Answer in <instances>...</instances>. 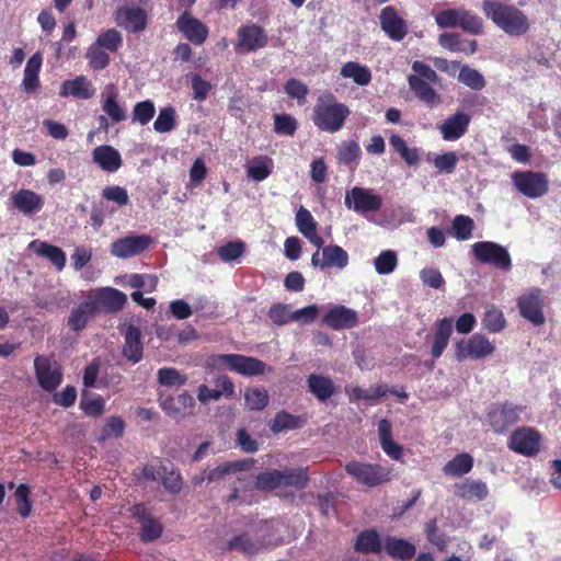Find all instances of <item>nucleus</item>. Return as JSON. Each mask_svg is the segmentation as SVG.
<instances>
[{"instance_id": "1", "label": "nucleus", "mask_w": 561, "mask_h": 561, "mask_svg": "<svg viewBox=\"0 0 561 561\" xmlns=\"http://www.w3.org/2000/svg\"><path fill=\"white\" fill-rule=\"evenodd\" d=\"M481 9L486 19L511 37H520L530 31L527 14L514 4L483 0Z\"/></svg>"}, {"instance_id": "2", "label": "nucleus", "mask_w": 561, "mask_h": 561, "mask_svg": "<svg viewBox=\"0 0 561 561\" xmlns=\"http://www.w3.org/2000/svg\"><path fill=\"white\" fill-rule=\"evenodd\" d=\"M350 114L346 104L337 102L332 92L325 91L317 99L312 110V122L320 130L333 134L343 128Z\"/></svg>"}, {"instance_id": "3", "label": "nucleus", "mask_w": 561, "mask_h": 561, "mask_svg": "<svg viewBox=\"0 0 561 561\" xmlns=\"http://www.w3.org/2000/svg\"><path fill=\"white\" fill-rule=\"evenodd\" d=\"M413 75L408 76V84L414 96L428 107L442 103V96L432 84H440V78L427 64L415 60L412 64Z\"/></svg>"}, {"instance_id": "4", "label": "nucleus", "mask_w": 561, "mask_h": 561, "mask_svg": "<svg viewBox=\"0 0 561 561\" xmlns=\"http://www.w3.org/2000/svg\"><path fill=\"white\" fill-rule=\"evenodd\" d=\"M345 472L358 484L367 488H376L391 481L393 469L380 463L362 462L351 460L344 466Z\"/></svg>"}, {"instance_id": "5", "label": "nucleus", "mask_w": 561, "mask_h": 561, "mask_svg": "<svg viewBox=\"0 0 561 561\" xmlns=\"http://www.w3.org/2000/svg\"><path fill=\"white\" fill-rule=\"evenodd\" d=\"M207 365L213 368L226 366L231 371L243 376H261L266 371V364L255 357L241 354H216L207 358Z\"/></svg>"}, {"instance_id": "6", "label": "nucleus", "mask_w": 561, "mask_h": 561, "mask_svg": "<svg viewBox=\"0 0 561 561\" xmlns=\"http://www.w3.org/2000/svg\"><path fill=\"white\" fill-rule=\"evenodd\" d=\"M542 440V435L537 428L522 426L512 432L507 440V447L518 455L535 457L541 450Z\"/></svg>"}, {"instance_id": "7", "label": "nucleus", "mask_w": 561, "mask_h": 561, "mask_svg": "<svg viewBox=\"0 0 561 561\" xmlns=\"http://www.w3.org/2000/svg\"><path fill=\"white\" fill-rule=\"evenodd\" d=\"M472 253L482 264L494 266L501 271H510L512 259L507 249L492 241H479L472 245Z\"/></svg>"}, {"instance_id": "8", "label": "nucleus", "mask_w": 561, "mask_h": 561, "mask_svg": "<svg viewBox=\"0 0 561 561\" xmlns=\"http://www.w3.org/2000/svg\"><path fill=\"white\" fill-rule=\"evenodd\" d=\"M514 187L528 198H539L549 191V180L546 173L537 171H515L512 174Z\"/></svg>"}, {"instance_id": "9", "label": "nucleus", "mask_w": 561, "mask_h": 561, "mask_svg": "<svg viewBox=\"0 0 561 561\" xmlns=\"http://www.w3.org/2000/svg\"><path fill=\"white\" fill-rule=\"evenodd\" d=\"M545 298L540 288L534 287L517 298V308L520 316L535 327L545 324Z\"/></svg>"}, {"instance_id": "10", "label": "nucleus", "mask_w": 561, "mask_h": 561, "mask_svg": "<svg viewBox=\"0 0 561 561\" xmlns=\"http://www.w3.org/2000/svg\"><path fill=\"white\" fill-rule=\"evenodd\" d=\"M88 299L94 307L96 314L100 312L107 314L117 313L127 302V296L113 287L96 288L89 293Z\"/></svg>"}, {"instance_id": "11", "label": "nucleus", "mask_w": 561, "mask_h": 561, "mask_svg": "<svg viewBox=\"0 0 561 561\" xmlns=\"http://www.w3.org/2000/svg\"><path fill=\"white\" fill-rule=\"evenodd\" d=\"M523 408L510 402L494 403L490 407L486 419L496 433H505L519 421Z\"/></svg>"}, {"instance_id": "12", "label": "nucleus", "mask_w": 561, "mask_h": 561, "mask_svg": "<svg viewBox=\"0 0 561 561\" xmlns=\"http://www.w3.org/2000/svg\"><path fill=\"white\" fill-rule=\"evenodd\" d=\"M268 36L264 28L255 23L241 25L237 31L234 49L239 53H251L264 48Z\"/></svg>"}, {"instance_id": "13", "label": "nucleus", "mask_w": 561, "mask_h": 561, "mask_svg": "<svg viewBox=\"0 0 561 561\" xmlns=\"http://www.w3.org/2000/svg\"><path fill=\"white\" fill-rule=\"evenodd\" d=\"M494 352L493 344L482 334L476 333L468 341L456 343L455 357L461 363L466 358L479 359Z\"/></svg>"}, {"instance_id": "14", "label": "nucleus", "mask_w": 561, "mask_h": 561, "mask_svg": "<svg viewBox=\"0 0 561 561\" xmlns=\"http://www.w3.org/2000/svg\"><path fill=\"white\" fill-rule=\"evenodd\" d=\"M345 206L359 214L376 213L382 206V198L369 190L355 186L346 192Z\"/></svg>"}, {"instance_id": "15", "label": "nucleus", "mask_w": 561, "mask_h": 561, "mask_svg": "<svg viewBox=\"0 0 561 561\" xmlns=\"http://www.w3.org/2000/svg\"><path fill=\"white\" fill-rule=\"evenodd\" d=\"M175 26L178 31L195 46L203 45L208 38V26L193 16L190 10H184L178 18Z\"/></svg>"}, {"instance_id": "16", "label": "nucleus", "mask_w": 561, "mask_h": 561, "mask_svg": "<svg viewBox=\"0 0 561 561\" xmlns=\"http://www.w3.org/2000/svg\"><path fill=\"white\" fill-rule=\"evenodd\" d=\"M12 206L25 217L41 213L45 205L44 196L30 188H20L10 196Z\"/></svg>"}, {"instance_id": "17", "label": "nucleus", "mask_w": 561, "mask_h": 561, "mask_svg": "<svg viewBox=\"0 0 561 561\" xmlns=\"http://www.w3.org/2000/svg\"><path fill=\"white\" fill-rule=\"evenodd\" d=\"M379 22L381 30L394 42H401L408 35L409 30L405 20L399 15L397 9L392 5L381 9Z\"/></svg>"}, {"instance_id": "18", "label": "nucleus", "mask_w": 561, "mask_h": 561, "mask_svg": "<svg viewBox=\"0 0 561 561\" xmlns=\"http://www.w3.org/2000/svg\"><path fill=\"white\" fill-rule=\"evenodd\" d=\"M34 369L38 385L48 392L56 390L62 381L60 369L51 367V360L44 355L34 358Z\"/></svg>"}, {"instance_id": "19", "label": "nucleus", "mask_w": 561, "mask_h": 561, "mask_svg": "<svg viewBox=\"0 0 561 561\" xmlns=\"http://www.w3.org/2000/svg\"><path fill=\"white\" fill-rule=\"evenodd\" d=\"M322 257H320V251L317 250L311 256V265L321 270L329 267L344 268L348 264V254L340 245L330 244L322 248Z\"/></svg>"}, {"instance_id": "20", "label": "nucleus", "mask_w": 561, "mask_h": 561, "mask_svg": "<svg viewBox=\"0 0 561 561\" xmlns=\"http://www.w3.org/2000/svg\"><path fill=\"white\" fill-rule=\"evenodd\" d=\"M159 401L161 409L173 419H182L194 413L195 400L187 391L176 397L161 396Z\"/></svg>"}, {"instance_id": "21", "label": "nucleus", "mask_w": 561, "mask_h": 561, "mask_svg": "<svg viewBox=\"0 0 561 561\" xmlns=\"http://www.w3.org/2000/svg\"><path fill=\"white\" fill-rule=\"evenodd\" d=\"M322 323L336 331L352 329L358 324V314L353 309L337 305L324 313Z\"/></svg>"}, {"instance_id": "22", "label": "nucleus", "mask_w": 561, "mask_h": 561, "mask_svg": "<svg viewBox=\"0 0 561 561\" xmlns=\"http://www.w3.org/2000/svg\"><path fill=\"white\" fill-rule=\"evenodd\" d=\"M471 116L465 112H456L448 116L439 126L442 138L446 141L460 139L468 130Z\"/></svg>"}, {"instance_id": "23", "label": "nucleus", "mask_w": 561, "mask_h": 561, "mask_svg": "<svg viewBox=\"0 0 561 561\" xmlns=\"http://www.w3.org/2000/svg\"><path fill=\"white\" fill-rule=\"evenodd\" d=\"M216 389H210L206 385H201L197 389V399L202 404H207L209 401H217L222 396L230 398L234 394V385L227 375H221L216 379Z\"/></svg>"}, {"instance_id": "24", "label": "nucleus", "mask_w": 561, "mask_h": 561, "mask_svg": "<svg viewBox=\"0 0 561 561\" xmlns=\"http://www.w3.org/2000/svg\"><path fill=\"white\" fill-rule=\"evenodd\" d=\"M454 488L455 495L466 501L481 502L489 495L488 485L481 480L465 479Z\"/></svg>"}, {"instance_id": "25", "label": "nucleus", "mask_w": 561, "mask_h": 561, "mask_svg": "<svg viewBox=\"0 0 561 561\" xmlns=\"http://www.w3.org/2000/svg\"><path fill=\"white\" fill-rule=\"evenodd\" d=\"M453 323L454 319L450 317L438 319L435 322V333L431 347V355L434 359H438L446 350L453 334Z\"/></svg>"}, {"instance_id": "26", "label": "nucleus", "mask_w": 561, "mask_h": 561, "mask_svg": "<svg viewBox=\"0 0 561 561\" xmlns=\"http://www.w3.org/2000/svg\"><path fill=\"white\" fill-rule=\"evenodd\" d=\"M378 435L383 453L392 460H401L403 447L393 440L392 424L388 419H382L378 422Z\"/></svg>"}, {"instance_id": "27", "label": "nucleus", "mask_w": 561, "mask_h": 561, "mask_svg": "<svg viewBox=\"0 0 561 561\" xmlns=\"http://www.w3.org/2000/svg\"><path fill=\"white\" fill-rule=\"evenodd\" d=\"M254 463L255 460L253 458L226 461L218 465L214 469H206V478L208 482L219 481L227 474L249 471L253 468Z\"/></svg>"}, {"instance_id": "28", "label": "nucleus", "mask_w": 561, "mask_h": 561, "mask_svg": "<svg viewBox=\"0 0 561 561\" xmlns=\"http://www.w3.org/2000/svg\"><path fill=\"white\" fill-rule=\"evenodd\" d=\"M95 316L94 307L91 305L90 300L87 299L70 311L67 319V327L73 332H81Z\"/></svg>"}, {"instance_id": "29", "label": "nucleus", "mask_w": 561, "mask_h": 561, "mask_svg": "<svg viewBox=\"0 0 561 561\" xmlns=\"http://www.w3.org/2000/svg\"><path fill=\"white\" fill-rule=\"evenodd\" d=\"M93 94L94 89L84 76L64 81L59 91V95L62 98L73 96L81 100L90 99Z\"/></svg>"}, {"instance_id": "30", "label": "nucleus", "mask_w": 561, "mask_h": 561, "mask_svg": "<svg viewBox=\"0 0 561 561\" xmlns=\"http://www.w3.org/2000/svg\"><path fill=\"white\" fill-rule=\"evenodd\" d=\"M383 549L389 557L401 561L411 560L416 552V548L413 543L403 538L393 536H387L383 539Z\"/></svg>"}, {"instance_id": "31", "label": "nucleus", "mask_w": 561, "mask_h": 561, "mask_svg": "<svg viewBox=\"0 0 561 561\" xmlns=\"http://www.w3.org/2000/svg\"><path fill=\"white\" fill-rule=\"evenodd\" d=\"M42 64L43 57L41 53H35L27 60L21 84L24 92L34 93L39 88V71Z\"/></svg>"}, {"instance_id": "32", "label": "nucleus", "mask_w": 561, "mask_h": 561, "mask_svg": "<svg viewBox=\"0 0 561 561\" xmlns=\"http://www.w3.org/2000/svg\"><path fill=\"white\" fill-rule=\"evenodd\" d=\"M93 161L106 172H115L122 165L119 152L111 146H99L92 152Z\"/></svg>"}, {"instance_id": "33", "label": "nucleus", "mask_w": 561, "mask_h": 561, "mask_svg": "<svg viewBox=\"0 0 561 561\" xmlns=\"http://www.w3.org/2000/svg\"><path fill=\"white\" fill-rule=\"evenodd\" d=\"M30 249L37 255L50 261L58 271H61L66 265V253L57 245L41 240H34L30 243Z\"/></svg>"}, {"instance_id": "34", "label": "nucleus", "mask_w": 561, "mask_h": 561, "mask_svg": "<svg viewBox=\"0 0 561 561\" xmlns=\"http://www.w3.org/2000/svg\"><path fill=\"white\" fill-rule=\"evenodd\" d=\"M263 542L254 539L248 531L234 535L226 543V550L254 556L261 551Z\"/></svg>"}, {"instance_id": "35", "label": "nucleus", "mask_w": 561, "mask_h": 561, "mask_svg": "<svg viewBox=\"0 0 561 561\" xmlns=\"http://www.w3.org/2000/svg\"><path fill=\"white\" fill-rule=\"evenodd\" d=\"M442 47L450 50L465 53L467 55L474 54L478 49V43L474 39H462L457 33H444L438 37Z\"/></svg>"}, {"instance_id": "36", "label": "nucleus", "mask_w": 561, "mask_h": 561, "mask_svg": "<svg viewBox=\"0 0 561 561\" xmlns=\"http://www.w3.org/2000/svg\"><path fill=\"white\" fill-rule=\"evenodd\" d=\"M307 383L309 391L321 402L330 399L335 392V386L332 379L323 375H309Z\"/></svg>"}, {"instance_id": "37", "label": "nucleus", "mask_w": 561, "mask_h": 561, "mask_svg": "<svg viewBox=\"0 0 561 561\" xmlns=\"http://www.w3.org/2000/svg\"><path fill=\"white\" fill-rule=\"evenodd\" d=\"M383 549L379 534L375 529H366L358 534L354 543V550L360 553L379 554Z\"/></svg>"}, {"instance_id": "38", "label": "nucleus", "mask_w": 561, "mask_h": 561, "mask_svg": "<svg viewBox=\"0 0 561 561\" xmlns=\"http://www.w3.org/2000/svg\"><path fill=\"white\" fill-rule=\"evenodd\" d=\"M139 253L140 236L119 238L111 244V254L119 259H128Z\"/></svg>"}, {"instance_id": "39", "label": "nucleus", "mask_w": 561, "mask_h": 561, "mask_svg": "<svg viewBox=\"0 0 561 561\" xmlns=\"http://www.w3.org/2000/svg\"><path fill=\"white\" fill-rule=\"evenodd\" d=\"M273 159L267 156L254 157L247 165V176L255 182L266 180L273 172Z\"/></svg>"}, {"instance_id": "40", "label": "nucleus", "mask_w": 561, "mask_h": 561, "mask_svg": "<svg viewBox=\"0 0 561 561\" xmlns=\"http://www.w3.org/2000/svg\"><path fill=\"white\" fill-rule=\"evenodd\" d=\"M280 471V488H295L297 490L305 489L309 482L307 468H286Z\"/></svg>"}, {"instance_id": "41", "label": "nucleus", "mask_w": 561, "mask_h": 561, "mask_svg": "<svg viewBox=\"0 0 561 561\" xmlns=\"http://www.w3.org/2000/svg\"><path fill=\"white\" fill-rule=\"evenodd\" d=\"M115 22L118 26L129 31H140V7H122L115 11Z\"/></svg>"}, {"instance_id": "42", "label": "nucleus", "mask_w": 561, "mask_h": 561, "mask_svg": "<svg viewBox=\"0 0 561 561\" xmlns=\"http://www.w3.org/2000/svg\"><path fill=\"white\" fill-rule=\"evenodd\" d=\"M123 355L134 364L140 360V329L136 325L130 324L125 331Z\"/></svg>"}, {"instance_id": "43", "label": "nucleus", "mask_w": 561, "mask_h": 561, "mask_svg": "<svg viewBox=\"0 0 561 561\" xmlns=\"http://www.w3.org/2000/svg\"><path fill=\"white\" fill-rule=\"evenodd\" d=\"M304 424L305 420L301 416L293 415L283 410L276 413L274 419L271 420L268 426L274 434H278L287 430L301 428Z\"/></svg>"}, {"instance_id": "44", "label": "nucleus", "mask_w": 561, "mask_h": 561, "mask_svg": "<svg viewBox=\"0 0 561 561\" xmlns=\"http://www.w3.org/2000/svg\"><path fill=\"white\" fill-rule=\"evenodd\" d=\"M473 468V458L468 453L456 455L443 467V472L450 477H460L469 473Z\"/></svg>"}, {"instance_id": "45", "label": "nucleus", "mask_w": 561, "mask_h": 561, "mask_svg": "<svg viewBox=\"0 0 561 561\" xmlns=\"http://www.w3.org/2000/svg\"><path fill=\"white\" fill-rule=\"evenodd\" d=\"M341 76L352 78L359 85H367L371 81L369 68L355 61L344 64L341 68Z\"/></svg>"}, {"instance_id": "46", "label": "nucleus", "mask_w": 561, "mask_h": 561, "mask_svg": "<svg viewBox=\"0 0 561 561\" xmlns=\"http://www.w3.org/2000/svg\"><path fill=\"white\" fill-rule=\"evenodd\" d=\"M389 142L393 150L400 154L407 164L415 165L420 162V153L417 148H409L401 136L392 134L389 137Z\"/></svg>"}, {"instance_id": "47", "label": "nucleus", "mask_w": 561, "mask_h": 561, "mask_svg": "<svg viewBox=\"0 0 561 561\" xmlns=\"http://www.w3.org/2000/svg\"><path fill=\"white\" fill-rule=\"evenodd\" d=\"M163 524L142 508V542H151L159 539L163 533Z\"/></svg>"}, {"instance_id": "48", "label": "nucleus", "mask_w": 561, "mask_h": 561, "mask_svg": "<svg viewBox=\"0 0 561 561\" xmlns=\"http://www.w3.org/2000/svg\"><path fill=\"white\" fill-rule=\"evenodd\" d=\"M157 379L161 386L182 387L187 382L188 377L173 367H163L158 370Z\"/></svg>"}, {"instance_id": "49", "label": "nucleus", "mask_w": 561, "mask_h": 561, "mask_svg": "<svg viewBox=\"0 0 561 561\" xmlns=\"http://www.w3.org/2000/svg\"><path fill=\"white\" fill-rule=\"evenodd\" d=\"M360 147L357 141L344 140L337 147L336 158L340 163L350 165L354 162H357V160L360 157Z\"/></svg>"}, {"instance_id": "50", "label": "nucleus", "mask_w": 561, "mask_h": 561, "mask_svg": "<svg viewBox=\"0 0 561 561\" xmlns=\"http://www.w3.org/2000/svg\"><path fill=\"white\" fill-rule=\"evenodd\" d=\"M244 402L249 410L262 411L268 404V392L264 388H250L245 390Z\"/></svg>"}, {"instance_id": "51", "label": "nucleus", "mask_w": 561, "mask_h": 561, "mask_svg": "<svg viewBox=\"0 0 561 561\" xmlns=\"http://www.w3.org/2000/svg\"><path fill=\"white\" fill-rule=\"evenodd\" d=\"M451 228L454 230V237L457 240L463 241L472 237L474 229V222L471 217L466 215H457L453 219Z\"/></svg>"}, {"instance_id": "52", "label": "nucleus", "mask_w": 561, "mask_h": 561, "mask_svg": "<svg viewBox=\"0 0 561 561\" xmlns=\"http://www.w3.org/2000/svg\"><path fill=\"white\" fill-rule=\"evenodd\" d=\"M284 91L290 99L296 100L298 105L306 104L309 88L302 81L296 78L288 79L284 84Z\"/></svg>"}, {"instance_id": "53", "label": "nucleus", "mask_w": 561, "mask_h": 561, "mask_svg": "<svg viewBox=\"0 0 561 561\" xmlns=\"http://www.w3.org/2000/svg\"><path fill=\"white\" fill-rule=\"evenodd\" d=\"M163 488L171 494H178L183 488V479L178 469L171 466L170 469H163L161 477L159 478Z\"/></svg>"}, {"instance_id": "54", "label": "nucleus", "mask_w": 561, "mask_h": 561, "mask_svg": "<svg viewBox=\"0 0 561 561\" xmlns=\"http://www.w3.org/2000/svg\"><path fill=\"white\" fill-rule=\"evenodd\" d=\"M95 43L110 53H116L123 45V37L117 30L108 28L98 36Z\"/></svg>"}, {"instance_id": "55", "label": "nucleus", "mask_w": 561, "mask_h": 561, "mask_svg": "<svg viewBox=\"0 0 561 561\" xmlns=\"http://www.w3.org/2000/svg\"><path fill=\"white\" fill-rule=\"evenodd\" d=\"M280 471L268 470L261 472L255 477L254 489L261 491H273L280 488Z\"/></svg>"}, {"instance_id": "56", "label": "nucleus", "mask_w": 561, "mask_h": 561, "mask_svg": "<svg viewBox=\"0 0 561 561\" xmlns=\"http://www.w3.org/2000/svg\"><path fill=\"white\" fill-rule=\"evenodd\" d=\"M458 80L472 90L480 91L485 87L483 76L476 69L463 66L458 76Z\"/></svg>"}, {"instance_id": "57", "label": "nucleus", "mask_w": 561, "mask_h": 561, "mask_svg": "<svg viewBox=\"0 0 561 561\" xmlns=\"http://www.w3.org/2000/svg\"><path fill=\"white\" fill-rule=\"evenodd\" d=\"M397 265L398 256L392 250H385L375 259V268L380 275H388L392 273Z\"/></svg>"}, {"instance_id": "58", "label": "nucleus", "mask_w": 561, "mask_h": 561, "mask_svg": "<svg viewBox=\"0 0 561 561\" xmlns=\"http://www.w3.org/2000/svg\"><path fill=\"white\" fill-rule=\"evenodd\" d=\"M462 8L445 9L435 15V22L440 28H453L460 26Z\"/></svg>"}, {"instance_id": "59", "label": "nucleus", "mask_w": 561, "mask_h": 561, "mask_svg": "<svg viewBox=\"0 0 561 561\" xmlns=\"http://www.w3.org/2000/svg\"><path fill=\"white\" fill-rule=\"evenodd\" d=\"M87 58L91 68L95 70H102L110 64L108 54L95 42L88 48Z\"/></svg>"}, {"instance_id": "60", "label": "nucleus", "mask_w": 561, "mask_h": 561, "mask_svg": "<svg viewBox=\"0 0 561 561\" xmlns=\"http://www.w3.org/2000/svg\"><path fill=\"white\" fill-rule=\"evenodd\" d=\"M459 27L467 33L479 35L483 32V21L478 14L462 8Z\"/></svg>"}, {"instance_id": "61", "label": "nucleus", "mask_w": 561, "mask_h": 561, "mask_svg": "<svg viewBox=\"0 0 561 561\" xmlns=\"http://www.w3.org/2000/svg\"><path fill=\"white\" fill-rule=\"evenodd\" d=\"M125 430V422L119 416H110L102 430L99 437L100 442H104L108 438H119L123 436Z\"/></svg>"}, {"instance_id": "62", "label": "nucleus", "mask_w": 561, "mask_h": 561, "mask_svg": "<svg viewBox=\"0 0 561 561\" xmlns=\"http://www.w3.org/2000/svg\"><path fill=\"white\" fill-rule=\"evenodd\" d=\"M482 323L489 332L497 333L505 328L506 320L501 310L491 308L485 311Z\"/></svg>"}, {"instance_id": "63", "label": "nucleus", "mask_w": 561, "mask_h": 561, "mask_svg": "<svg viewBox=\"0 0 561 561\" xmlns=\"http://www.w3.org/2000/svg\"><path fill=\"white\" fill-rule=\"evenodd\" d=\"M80 409L88 416H100L104 412V400L101 396H89L84 393L80 401Z\"/></svg>"}, {"instance_id": "64", "label": "nucleus", "mask_w": 561, "mask_h": 561, "mask_svg": "<svg viewBox=\"0 0 561 561\" xmlns=\"http://www.w3.org/2000/svg\"><path fill=\"white\" fill-rule=\"evenodd\" d=\"M175 127V110L167 106L160 110L157 119L153 123V128L158 133H169Z\"/></svg>"}]
</instances>
